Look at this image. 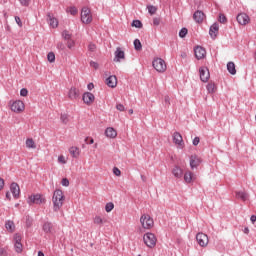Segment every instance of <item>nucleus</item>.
<instances>
[{"label":"nucleus","mask_w":256,"mask_h":256,"mask_svg":"<svg viewBox=\"0 0 256 256\" xmlns=\"http://www.w3.org/2000/svg\"><path fill=\"white\" fill-rule=\"evenodd\" d=\"M249 194L243 191L236 192V199H241L242 201H247Z\"/></svg>","instance_id":"nucleus-27"},{"label":"nucleus","mask_w":256,"mask_h":256,"mask_svg":"<svg viewBox=\"0 0 256 256\" xmlns=\"http://www.w3.org/2000/svg\"><path fill=\"white\" fill-rule=\"evenodd\" d=\"M0 256H7V250L5 248H0Z\"/></svg>","instance_id":"nucleus-60"},{"label":"nucleus","mask_w":256,"mask_h":256,"mask_svg":"<svg viewBox=\"0 0 256 256\" xmlns=\"http://www.w3.org/2000/svg\"><path fill=\"white\" fill-rule=\"evenodd\" d=\"M134 49H135V51H141L143 49V45L141 44L140 39L134 40Z\"/></svg>","instance_id":"nucleus-30"},{"label":"nucleus","mask_w":256,"mask_h":256,"mask_svg":"<svg viewBox=\"0 0 256 256\" xmlns=\"http://www.w3.org/2000/svg\"><path fill=\"white\" fill-rule=\"evenodd\" d=\"M227 70L230 73V75H236L237 69H235V63L234 62H228L227 63Z\"/></svg>","instance_id":"nucleus-26"},{"label":"nucleus","mask_w":256,"mask_h":256,"mask_svg":"<svg viewBox=\"0 0 256 256\" xmlns=\"http://www.w3.org/2000/svg\"><path fill=\"white\" fill-rule=\"evenodd\" d=\"M67 13H70V15H77L78 10H77V8H75V7H70V8L67 10Z\"/></svg>","instance_id":"nucleus-45"},{"label":"nucleus","mask_w":256,"mask_h":256,"mask_svg":"<svg viewBox=\"0 0 256 256\" xmlns=\"http://www.w3.org/2000/svg\"><path fill=\"white\" fill-rule=\"evenodd\" d=\"M4 185H5V180H3V178H0V191L1 189H3Z\"/></svg>","instance_id":"nucleus-62"},{"label":"nucleus","mask_w":256,"mask_h":256,"mask_svg":"<svg viewBox=\"0 0 256 256\" xmlns=\"http://www.w3.org/2000/svg\"><path fill=\"white\" fill-rule=\"evenodd\" d=\"M81 21L86 25H89L93 21V16H91V10L87 7H83L81 11Z\"/></svg>","instance_id":"nucleus-5"},{"label":"nucleus","mask_w":256,"mask_h":256,"mask_svg":"<svg viewBox=\"0 0 256 256\" xmlns=\"http://www.w3.org/2000/svg\"><path fill=\"white\" fill-rule=\"evenodd\" d=\"M113 173H114V175H116V177H121V170H119V168L114 167Z\"/></svg>","instance_id":"nucleus-51"},{"label":"nucleus","mask_w":256,"mask_h":256,"mask_svg":"<svg viewBox=\"0 0 256 256\" xmlns=\"http://www.w3.org/2000/svg\"><path fill=\"white\" fill-rule=\"evenodd\" d=\"M132 27H135L136 29H142L143 28V22L141 20H133L131 23Z\"/></svg>","instance_id":"nucleus-32"},{"label":"nucleus","mask_w":256,"mask_h":256,"mask_svg":"<svg viewBox=\"0 0 256 256\" xmlns=\"http://www.w3.org/2000/svg\"><path fill=\"white\" fill-rule=\"evenodd\" d=\"M112 209H115V204H113V202H108L105 206L106 213H111Z\"/></svg>","instance_id":"nucleus-36"},{"label":"nucleus","mask_w":256,"mask_h":256,"mask_svg":"<svg viewBox=\"0 0 256 256\" xmlns=\"http://www.w3.org/2000/svg\"><path fill=\"white\" fill-rule=\"evenodd\" d=\"M26 227L27 229H29L30 227L33 226V218H31L30 216H26Z\"/></svg>","instance_id":"nucleus-40"},{"label":"nucleus","mask_w":256,"mask_h":256,"mask_svg":"<svg viewBox=\"0 0 256 256\" xmlns=\"http://www.w3.org/2000/svg\"><path fill=\"white\" fill-rule=\"evenodd\" d=\"M10 191H11L14 199H19V195L21 194V188H19V184L13 182L10 185Z\"/></svg>","instance_id":"nucleus-14"},{"label":"nucleus","mask_w":256,"mask_h":256,"mask_svg":"<svg viewBox=\"0 0 256 256\" xmlns=\"http://www.w3.org/2000/svg\"><path fill=\"white\" fill-rule=\"evenodd\" d=\"M60 119L61 122L64 123V125H67V123H69V116L67 114H61Z\"/></svg>","instance_id":"nucleus-42"},{"label":"nucleus","mask_w":256,"mask_h":256,"mask_svg":"<svg viewBox=\"0 0 256 256\" xmlns=\"http://www.w3.org/2000/svg\"><path fill=\"white\" fill-rule=\"evenodd\" d=\"M61 183L63 187H69V179L63 178Z\"/></svg>","instance_id":"nucleus-55"},{"label":"nucleus","mask_w":256,"mask_h":256,"mask_svg":"<svg viewBox=\"0 0 256 256\" xmlns=\"http://www.w3.org/2000/svg\"><path fill=\"white\" fill-rule=\"evenodd\" d=\"M28 203H34L35 205H41L45 203V198L41 196V194H34L29 197Z\"/></svg>","instance_id":"nucleus-9"},{"label":"nucleus","mask_w":256,"mask_h":256,"mask_svg":"<svg viewBox=\"0 0 256 256\" xmlns=\"http://www.w3.org/2000/svg\"><path fill=\"white\" fill-rule=\"evenodd\" d=\"M57 49H59V51H65V49H66L65 43H63V42H58V43H57Z\"/></svg>","instance_id":"nucleus-48"},{"label":"nucleus","mask_w":256,"mask_h":256,"mask_svg":"<svg viewBox=\"0 0 256 256\" xmlns=\"http://www.w3.org/2000/svg\"><path fill=\"white\" fill-rule=\"evenodd\" d=\"M5 227H6L7 231H10V233H13V231H15V223L11 220H8L5 223Z\"/></svg>","instance_id":"nucleus-28"},{"label":"nucleus","mask_w":256,"mask_h":256,"mask_svg":"<svg viewBox=\"0 0 256 256\" xmlns=\"http://www.w3.org/2000/svg\"><path fill=\"white\" fill-rule=\"evenodd\" d=\"M14 249L16 253H23V244H21V235H14Z\"/></svg>","instance_id":"nucleus-10"},{"label":"nucleus","mask_w":256,"mask_h":256,"mask_svg":"<svg viewBox=\"0 0 256 256\" xmlns=\"http://www.w3.org/2000/svg\"><path fill=\"white\" fill-rule=\"evenodd\" d=\"M207 53V51H205V49L201 46H197L195 49H194V54H195V57L196 59L198 60H201L205 57V54Z\"/></svg>","instance_id":"nucleus-17"},{"label":"nucleus","mask_w":256,"mask_h":256,"mask_svg":"<svg viewBox=\"0 0 256 256\" xmlns=\"http://www.w3.org/2000/svg\"><path fill=\"white\" fill-rule=\"evenodd\" d=\"M26 147H28V149H35L37 146L35 145V141H33V139H27Z\"/></svg>","instance_id":"nucleus-34"},{"label":"nucleus","mask_w":256,"mask_h":256,"mask_svg":"<svg viewBox=\"0 0 256 256\" xmlns=\"http://www.w3.org/2000/svg\"><path fill=\"white\" fill-rule=\"evenodd\" d=\"M199 165H201V158H199L197 155L190 156L191 169H197Z\"/></svg>","instance_id":"nucleus-16"},{"label":"nucleus","mask_w":256,"mask_h":256,"mask_svg":"<svg viewBox=\"0 0 256 256\" xmlns=\"http://www.w3.org/2000/svg\"><path fill=\"white\" fill-rule=\"evenodd\" d=\"M164 105L165 107H169V105H171V98L169 96L164 97Z\"/></svg>","instance_id":"nucleus-46"},{"label":"nucleus","mask_w":256,"mask_h":256,"mask_svg":"<svg viewBox=\"0 0 256 256\" xmlns=\"http://www.w3.org/2000/svg\"><path fill=\"white\" fill-rule=\"evenodd\" d=\"M66 45H67L68 49H70V50L75 49V40H73V39L67 40Z\"/></svg>","instance_id":"nucleus-39"},{"label":"nucleus","mask_w":256,"mask_h":256,"mask_svg":"<svg viewBox=\"0 0 256 256\" xmlns=\"http://www.w3.org/2000/svg\"><path fill=\"white\" fill-rule=\"evenodd\" d=\"M236 19L239 25H248L249 21H251V18H249V15H247V13L238 14Z\"/></svg>","instance_id":"nucleus-12"},{"label":"nucleus","mask_w":256,"mask_h":256,"mask_svg":"<svg viewBox=\"0 0 256 256\" xmlns=\"http://www.w3.org/2000/svg\"><path fill=\"white\" fill-rule=\"evenodd\" d=\"M114 61L115 63L121 62V59H125V51L121 50V48H117L115 53H114Z\"/></svg>","instance_id":"nucleus-21"},{"label":"nucleus","mask_w":256,"mask_h":256,"mask_svg":"<svg viewBox=\"0 0 256 256\" xmlns=\"http://www.w3.org/2000/svg\"><path fill=\"white\" fill-rule=\"evenodd\" d=\"M199 73H200V80L203 83H207V81H209V78L211 77V74L209 73V68L200 67L199 68Z\"/></svg>","instance_id":"nucleus-8"},{"label":"nucleus","mask_w":256,"mask_h":256,"mask_svg":"<svg viewBox=\"0 0 256 256\" xmlns=\"http://www.w3.org/2000/svg\"><path fill=\"white\" fill-rule=\"evenodd\" d=\"M97 49V46L95 44H89L88 45V50L91 51L92 53Z\"/></svg>","instance_id":"nucleus-56"},{"label":"nucleus","mask_w":256,"mask_h":256,"mask_svg":"<svg viewBox=\"0 0 256 256\" xmlns=\"http://www.w3.org/2000/svg\"><path fill=\"white\" fill-rule=\"evenodd\" d=\"M196 241L200 247H207L209 245V236L203 232L196 234Z\"/></svg>","instance_id":"nucleus-6"},{"label":"nucleus","mask_w":256,"mask_h":256,"mask_svg":"<svg viewBox=\"0 0 256 256\" xmlns=\"http://www.w3.org/2000/svg\"><path fill=\"white\" fill-rule=\"evenodd\" d=\"M143 241L150 249H153L157 245V237L151 232L144 234Z\"/></svg>","instance_id":"nucleus-2"},{"label":"nucleus","mask_w":256,"mask_h":256,"mask_svg":"<svg viewBox=\"0 0 256 256\" xmlns=\"http://www.w3.org/2000/svg\"><path fill=\"white\" fill-rule=\"evenodd\" d=\"M62 37H63L64 41H71L72 36L67 30H64L62 32Z\"/></svg>","instance_id":"nucleus-37"},{"label":"nucleus","mask_w":256,"mask_h":256,"mask_svg":"<svg viewBox=\"0 0 256 256\" xmlns=\"http://www.w3.org/2000/svg\"><path fill=\"white\" fill-rule=\"evenodd\" d=\"M153 25L154 27H159V25H161V18L159 17L153 18Z\"/></svg>","instance_id":"nucleus-44"},{"label":"nucleus","mask_w":256,"mask_h":256,"mask_svg":"<svg viewBox=\"0 0 256 256\" xmlns=\"http://www.w3.org/2000/svg\"><path fill=\"white\" fill-rule=\"evenodd\" d=\"M19 2L23 7H29L31 0H19Z\"/></svg>","instance_id":"nucleus-50"},{"label":"nucleus","mask_w":256,"mask_h":256,"mask_svg":"<svg viewBox=\"0 0 256 256\" xmlns=\"http://www.w3.org/2000/svg\"><path fill=\"white\" fill-rule=\"evenodd\" d=\"M63 201H65L63 190H55L52 197L53 209L55 212L59 211V209L63 207Z\"/></svg>","instance_id":"nucleus-1"},{"label":"nucleus","mask_w":256,"mask_h":256,"mask_svg":"<svg viewBox=\"0 0 256 256\" xmlns=\"http://www.w3.org/2000/svg\"><path fill=\"white\" fill-rule=\"evenodd\" d=\"M20 95L21 97H27V95H29V90H27L26 88H22L20 90Z\"/></svg>","instance_id":"nucleus-49"},{"label":"nucleus","mask_w":256,"mask_h":256,"mask_svg":"<svg viewBox=\"0 0 256 256\" xmlns=\"http://www.w3.org/2000/svg\"><path fill=\"white\" fill-rule=\"evenodd\" d=\"M184 181L186 183H191V181H193V174L191 171H188L184 174Z\"/></svg>","instance_id":"nucleus-29"},{"label":"nucleus","mask_w":256,"mask_h":256,"mask_svg":"<svg viewBox=\"0 0 256 256\" xmlns=\"http://www.w3.org/2000/svg\"><path fill=\"white\" fill-rule=\"evenodd\" d=\"M42 231H44V233H53V223L51 222H45L42 226Z\"/></svg>","instance_id":"nucleus-24"},{"label":"nucleus","mask_w":256,"mask_h":256,"mask_svg":"<svg viewBox=\"0 0 256 256\" xmlns=\"http://www.w3.org/2000/svg\"><path fill=\"white\" fill-rule=\"evenodd\" d=\"M219 23H227V16H225V14H219V18H218Z\"/></svg>","instance_id":"nucleus-43"},{"label":"nucleus","mask_w":256,"mask_h":256,"mask_svg":"<svg viewBox=\"0 0 256 256\" xmlns=\"http://www.w3.org/2000/svg\"><path fill=\"white\" fill-rule=\"evenodd\" d=\"M250 220H251V223L255 224V222H256V215H252L250 217Z\"/></svg>","instance_id":"nucleus-63"},{"label":"nucleus","mask_w":256,"mask_h":256,"mask_svg":"<svg viewBox=\"0 0 256 256\" xmlns=\"http://www.w3.org/2000/svg\"><path fill=\"white\" fill-rule=\"evenodd\" d=\"M47 21L50 27H52L53 29L59 27V21L57 20V18L53 17L51 13L47 14Z\"/></svg>","instance_id":"nucleus-20"},{"label":"nucleus","mask_w":256,"mask_h":256,"mask_svg":"<svg viewBox=\"0 0 256 256\" xmlns=\"http://www.w3.org/2000/svg\"><path fill=\"white\" fill-rule=\"evenodd\" d=\"M82 100L86 105H91L95 101V95L91 92H85L82 96Z\"/></svg>","instance_id":"nucleus-15"},{"label":"nucleus","mask_w":256,"mask_h":256,"mask_svg":"<svg viewBox=\"0 0 256 256\" xmlns=\"http://www.w3.org/2000/svg\"><path fill=\"white\" fill-rule=\"evenodd\" d=\"M79 89L72 87L70 88L68 92V97L71 99V101H74V99H79Z\"/></svg>","instance_id":"nucleus-22"},{"label":"nucleus","mask_w":256,"mask_h":256,"mask_svg":"<svg viewBox=\"0 0 256 256\" xmlns=\"http://www.w3.org/2000/svg\"><path fill=\"white\" fill-rule=\"evenodd\" d=\"M173 143H175V145H179L180 149H183V147H185V143L183 142V136L181 135V133L174 132Z\"/></svg>","instance_id":"nucleus-11"},{"label":"nucleus","mask_w":256,"mask_h":256,"mask_svg":"<svg viewBox=\"0 0 256 256\" xmlns=\"http://www.w3.org/2000/svg\"><path fill=\"white\" fill-rule=\"evenodd\" d=\"M11 111L14 113H22V111H25V104L21 100H16L11 105Z\"/></svg>","instance_id":"nucleus-7"},{"label":"nucleus","mask_w":256,"mask_h":256,"mask_svg":"<svg viewBox=\"0 0 256 256\" xmlns=\"http://www.w3.org/2000/svg\"><path fill=\"white\" fill-rule=\"evenodd\" d=\"M90 67H93L94 69H99V63L95 61L90 62Z\"/></svg>","instance_id":"nucleus-57"},{"label":"nucleus","mask_w":256,"mask_h":256,"mask_svg":"<svg viewBox=\"0 0 256 256\" xmlns=\"http://www.w3.org/2000/svg\"><path fill=\"white\" fill-rule=\"evenodd\" d=\"M15 21L18 27H23V22H21V18L19 16H15Z\"/></svg>","instance_id":"nucleus-54"},{"label":"nucleus","mask_w":256,"mask_h":256,"mask_svg":"<svg viewBox=\"0 0 256 256\" xmlns=\"http://www.w3.org/2000/svg\"><path fill=\"white\" fill-rule=\"evenodd\" d=\"M244 233H245L246 235H249V228H248V227H245V228H244Z\"/></svg>","instance_id":"nucleus-64"},{"label":"nucleus","mask_w":256,"mask_h":256,"mask_svg":"<svg viewBox=\"0 0 256 256\" xmlns=\"http://www.w3.org/2000/svg\"><path fill=\"white\" fill-rule=\"evenodd\" d=\"M47 60L49 63H55V53L49 52L47 55Z\"/></svg>","instance_id":"nucleus-41"},{"label":"nucleus","mask_w":256,"mask_h":256,"mask_svg":"<svg viewBox=\"0 0 256 256\" xmlns=\"http://www.w3.org/2000/svg\"><path fill=\"white\" fill-rule=\"evenodd\" d=\"M152 65L158 73H165V71H167V64L165 63V60L161 58L154 59Z\"/></svg>","instance_id":"nucleus-3"},{"label":"nucleus","mask_w":256,"mask_h":256,"mask_svg":"<svg viewBox=\"0 0 256 256\" xmlns=\"http://www.w3.org/2000/svg\"><path fill=\"white\" fill-rule=\"evenodd\" d=\"M106 85L109 86L111 89H115L117 87V76L111 75L109 76L106 81Z\"/></svg>","instance_id":"nucleus-19"},{"label":"nucleus","mask_w":256,"mask_h":256,"mask_svg":"<svg viewBox=\"0 0 256 256\" xmlns=\"http://www.w3.org/2000/svg\"><path fill=\"white\" fill-rule=\"evenodd\" d=\"M85 143H87V145H93L95 143V140H93V138L86 137Z\"/></svg>","instance_id":"nucleus-52"},{"label":"nucleus","mask_w":256,"mask_h":256,"mask_svg":"<svg viewBox=\"0 0 256 256\" xmlns=\"http://www.w3.org/2000/svg\"><path fill=\"white\" fill-rule=\"evenodd\" d=\"M206 89H207L208 93H214L215 90L217 89V87L215 86V83L210 82L207 84Z\"/></svg>","instance_id":"nucleus-33"},{"label":"nucleus","mask_w":256,"mask_h":256,"mask_svg":"<svg viewBox=\"0 0 256 256\" xmlns=\"http://www.w3.org/2000/svg\"><path fill=\"white\" fill-rule=\"evenodd\" d=\"M147 9H148V13H150L151 15H155V13H157V7L153 5H148Z\"/></svg>","instance_id":"nucleus-38"},{"label":"nucleus","mask_w":256,"mask_h":256,"mask_svg":"<svg viewBox=\"0 0 256 256\" xmlns=\"http://www.w3.org/2000/svg\"><path fill=\"white\" fill-rule=\"evenodd\" d=\"M193 19L196 23H203L205 19V13H203L201 10L195 11L193 14Z\"/></svg>","instance_id":"nucleus-18"},{"label":"nucleus","mask_w":256,"mask_h":256,"mask_svg":"<svg viewBox=\"0 0 256 256\" xmlns=\"http://www.w3.org/2000/svg\"><path fill=\"white\" fill-rule=\"evenodd\" d=\"M189 33V30L186 28V27H184V28H182L180 31H179V37L181 38V39H185V37H187V34Z\"/></svg>","instance_id":"nucleus-35"},{"label":"nucleus","mask_w":256,"mask_h":256,"mask_svg":"<svg viewBox=\"0 0 256 256\" xmlns=\"http://www.w3.org/2000/svg\"><path fill=\"white\" fill-rule=\"evenodd\" d=\"M94 223H95L96 225H102L103 219H102L100 216H96V217L94 218Z\"/></svg>","instance_id":"nucleus-47"},{"label":"nucleus","mask_w":256,"mask_h":256,"mask_svg":"<svg viewBox=\"0 0 256 256\" xmlns=\"http://www.w3.org/2000/svg\"><path fill=\"white\" fill-rule=\"evenodd\" d=\"M106 137H110V139H115L117 137V131L111 127L105 130Z\"/></svg>","instance_id":"nucleus-25"},{"label":"nucleus","mask_w":256,"mask_h":256,"mask_svg":"<svg viewBox=\"0 0 256 256\" xmlns=\"http://www.w3.org/2000/svg\"><path fill=\"white\" fill-rule=\"evenodd\" d=\"M87 89H88L89 91H92V89H95V85H94L93 83H89V84L87 85Z\"/></svg>","instance_id":"nucleus-61"},{"label":"nucleus","mask_w":256,"mask_h":256,"mask_svg":"<svg viewBox=\"0 0 256 256\" xmlns=\"http://www.w3.org/2000/svg\"><path fill=\"white\" fill-rule=\"evenodd\" d=\"M69 153L72 155V157L77 159V157L79 156V149L77 147H71L69 149Z\"/></svg>","instance_id":"nucleus-31"},{"label":"nucleus","mask_w":256,"mask_h":256,"mask_svg":"<svg viewBox=\"0 0 256 256\" xmlns=\"http://www.w3.org/2000/svg\"><path fill=\"white\" fill-rule=\"evenodd\" d=\"M200 141H201V139L196 136V137L193 139V141H192L194 147H197V145H199Z\"/></svg>","instance_id":"nucleus-53"},{"label":"nucleus","mask_w":256,"mask_h":256,"mask_svg":"<svg viewBox=\"0 0 256 256\" xmlns=\"http://www.w3.org/2000/svg\"><path fill=\"white\" fill-rule=\"evenodd\" d=\"M140 223H141L143 229H151L153 227V225H155V222L149 216V214H143L140 218Z\"/></svg>","instance_id":"nucleus-4"},{"label":"nucleus","mask_w":256,"mask_h":256,"mask_svg":"<svg viewBox=\"0 0 256 256\" xmlns=\"http://www.w3.org/2000/svg\"><path fill=\"white\" fill-rule=\"evenodd\" d=\"M116 109H117L118 111H125V106H124L123 104H117V105H116Z\"/></svg>","instance_id":"nucleus-58"},{"label":"nucleus","mask_w":256,"mask_h":256,"mask_svg":"<svg viewBox=\"0 0 256 256\" xmlns=\"http://www.w3.org/2000/svg\"><path fill=\"white\" fill-rule=\"evenodd\" d=\"M209 35L211 39H217V35H219V23L215 22L210 26Z\"/></svg>","instance_id":"nucleus-13"},{"label":"nucleus","mask_w":256,"mask_h":256,"mask_svg":"<svg viewBox=\"0 0 256 256\" xmlns=\"http://www.w3.org/2000/svg\"><path fill=\"white\" fill-rule=\"evenodd\" d=\"M58 161H59V163H62L63 165H65V163H67V161H65V156H59Z\"/></svg>","instance_id":"nucleus-59"},{"label":"nucleus","mask_w":256,"mask_h":256,"mask_svg":"<svg viewBox=\"0 0 256 256\" xmlns=\"http://www.w3.org/2000/svg\"><path fill=\"white\" fill-rule=\"evenodd\" d=\"M172 174L174 175V177H176V179H181V177H183V169H181V167L179 166H175L172 169Z\"/></svg>","instance_id":"nucleus-23"}]
</instances>
